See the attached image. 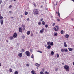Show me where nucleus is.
I'll return each mask as SVG.
<instances>
[{"instance_id": "39448f33", "label": "nucleus", "mask_w": 74, "mask_h": 74, "mask_svg": "<svg viewBox=\"0 0 74 74\" xmlns=\"http://www.w3.org/2000/svg\"><path fill=\"white\" fill-rule=\"evenodd\" d=\"M17 36H18V34H17V33L15 32L14 33L13 36V37H14V38H16V37H17Z\"/></svg>"}, {"instance_id": "ddd939ff", "label": "nucleus", "mask_w": 74, "mask_h": 74, "mask_svg": "<svg viewBox=\"0 0 74 74\" xmlns=\"http://www.w3.org/2000/svg\"><path fill=\"white\" fill-rule=\"evenodd\" d=\"M35 66H37L38 67L40 66V64L38 63H36V64H35Z\"/></svg>"}, {"instance_id": "f3484780", "label": "nucleus", "mask_w": 74, "mask_h": 74, "mask_svg": "<svg viewBox=\"0 0 74 74\" xmlns=\"http://www.w3.org/2000/svg\"><path fill=\"white\" fill-rule=\"evenodd\" d=\"M51 55H54V54L55 53H54V52L52 51L51 52V53H50Z\"/></svg>"}, {"instance_id": "a878e982", "label": "nucleus", "mask_w": 74, "mask_h": 74, "mask_svg": "<svg viewBox=\"0 0 74 74\" xmlns=\"http://www.w3.org/2000/svg\"><path fill=\"white\" fill-rule=\"evenodd\" d=\"M25 15H27V14H28V12H25Z\"/></svg>"}, {"instance_id": "1a4fd4ad", "label": "nucleus", "mask_w": 74, "mask_h": 74, "mask_svg": "<svg viewBox=\"0 0 74 74\" xmlns=\"http://www.w3.org/2000/svg\"><path fill=\"white\" fill-rule=\"evenodd\" d=\"M64 45L65 47H67V45L66 42H64Z\"/></svg>"}, {"instance_id": "37998d69", "label": "nucleus", "mask_w": 74, "mask_h": 74, "mask_svg": "<svg viewBox=\"0 0 74 74\" xmlns=\"http://www.w3.org/2000/svg\"><path fill=\"white\" fill-rule=\"evenodd\" d=\"M39 25H41V22H39L38 23Z\"/></svg>"}, {"instance_id": "6e6552de", "label": "nucleus", "mask_w": 74, "mask_h": 74, "mask_svg": "<svg viewBox=\"0 0 74 74\" xmlns=\"http://www.w3.org/2000/svg\"><path fill=\"white\" fill-rule=\"evenodd\" d=\"M19 32L20 33H22V29H21V28H19Z\"/></svg>"}, {"instance_id": "4c0bfd02", "label": "nucleus", "mask_w": 74, "mask_h": 74, "mask_svg": "<svg viewBox=\"0 0 74 74\" xmlns=\"http://www.w3.org/2000/svg\"><path fill=\"white\" fill-rule=\"evenodd\" d=\"M33 36V33H31V37H32V36Z\"/></svg>"}, {"instance_id": "13d9d810", "label": "nucleus", "mask_w": 74, "mask_h": 74, "mask_svg": "<svg viewBox=\"0 0 74 74\" xmlns=\"http://www.w3.org/2000/svg\"><path fill=\"white\" fill-rule=\"evenodd\" d=\"M22 16H23L22 15H21V18L22 17Z\"/></svg>"}, {"instance_id": "7ed1b4c3", "label": "nucleus", "mask_w": 74, "mask_h": 74, "mask_svg": "<svg viewBox=\"0 0 74 74\" xmlns=\"http://www.w3.org/2000/svg\"><path fill=\"white\" fill-rule=\"evenodd\" d=\"M35 11L34 12V14L36 15H38L39 14V11L37 9H35Z\"/></svg>"}, {"instance_id": "09e8293b", "label": "nucleus", "mask_w": 74, "mask_h": 74, "mask_svg": "<svg viewBox=\"0 0 74 74\" xmlns=\"http://www.w3.org/2000/svg\"><path fill=\"white\" fill-rule=\"evenodd\" d=\"M9 12L10 14H11L12 12H11V11H9Z\"/></svg>"}, {"instance_id": "423d86ee", "label": "nucleus", "mask_w": 74, "mask_h": 74, "mask_svg": "<svg viewBox=\"0 0 74 74\" xmlns=\"http://www.w3.org/2000/svg\"><path fill=\"white\" fill-rule=\"evenodd\" d=\"M0 23L1 25H3V23H4V20L2 19L1 20H0Z\"/></svg>"}, {"instance_id": "9b49d317", "label": "nucleus", "mask_w": 74, "mask_h": 74, "mask_svg": "<svg viewBox=\"0 0 74 74\" xmlns=\"http://www.w3.org/2000/svg\"><path fill=\"white\" fill-rule=\"evenodd\" d=\"M18 56H19V57H22V53H20L18 54Z\"/></svg>"}, {"instance_id": "473e14b6", "label": "nucleus", "mask_w": 74, "mask_h": 74, "mask_svg": "<svg viewBox=\"0 0 74 74\" xmlns=\"http://www.w3.org/2000/svg\"><path fill=\"white\" fill-rule=\"evenodd\" d=\"M58 15L59 17V18H60V13H59V11L58 12Z\"/></svg>"}, {"instance_id": "cd10ccee", "label": "nucleus", "mask_w": 74, "mask_h": 74, "mask_svg": "<svg viewBox=\"0 0 74 74\" xmlns=\"http://www.w3.org/2000/svg\"><path fill=\"white\" fill-rule=\"evenodd\" d=\"M61 34H63L64 33V31L63 30H61Z\"/></svg>"}, {"instance_id": "6e6d98bb", "label": "nucleus", "mask_w": 74, "mask_h": 74, "mask_svg": "<svg viewBox=\"0 0 74 74\" xmlns=\"http://www.w3.org/2000/svg\"><path fill=\"white\" fill-rule=\"evenodd\" d=\"M73 66H74V62H73Z\"/></svg>"}, {"instance_id": "5fc2aeb1", "label": "nucleus", "mask_w": 74, "mask_h": 74, "mask_svg": "<svg viewBox=\"0 0 74 74\" xmlns=\"http://www.w3.org/2000/svg\"><path fill=\"white\" fill-rule=\"evenodd\" d=\"M56 13L57 14H58V11L56 12Z\"/></svg>"}, {"instance_id": "393cba45", "label": "nucleus", "mask_w": 74, "mask_h": 74, "mask_svg": "<svg viewBox=\"0 0 74 74\" xmlns=\"http://www.w3.org/2000/svg\"><path fill=\"white\" fill-rule=\"evenodd\" d=\"M58 35L57 33H55L54 34V36H56Z\"/></svg>"}, {"instance_id": "b1692460", "label": "nucleus", "mask_w": 74, "mask_h": 74, "mask_svg": "<svg viewBox=\"0 0 74 74\" xmlns=\"http://www.w3.org/2000/svg\"><path fill=\"white\" fill-rule=\"evenodd\" d=\"M47 45H50V44H51V42H50V41L48 42L47 43Z\"/></svg>"}, {"instance_id": "3c124183", "label": "nucleus", "mask_w": 74, "mask_h": 74, "mask_svg": "<svg viewBox=\"0 0 74 74\" xmlns=\"http://www.w3.org/2000/svg\"><path fill=\"white\" fill-rule=\"evenodd\" d=\"M29 20H30V19L29 18L27 19V21H29Z\"/></svg>"}, {"instance_id": "ea45409f", "label": "nucleus", "mask_w": 74, "mask_h": 74, "mask_svg": "<svg viewBox=\"0 0 74 74\" xmlns=\"http://www.w3.org/2000/svg\"><path fill=\"white\" fill-rule=\"evenodd\" d=\"M11 7H12V5H10L9 7V8H11Z\"/></svg>"}, {"instance_id": "7c9ffc66", "label": "nucleus", "mask_w": 74, "mask_h": 74, "mask_svg": "<svg viewBox=\"0 0 74 74\" xmlns=\"http://www.w3.org/2000/svg\"><path fill=\"white\" fill-rule=\"evenodd\" d=\"M45 27H46V28H48V25L47 24L46 25H45Z\"/></svg>"}, {"instance_id": "f257e3e1", "label": "nucleus", "mask_w": 74, "mask_h": 74, "mask_svg": "<svg viewBox=\"0 0 74 74\" xmlns=\"http://www.w3.org/2000/svg\"><path fill=\"white\" fill-rule=\"evenodd\" d=\"M64 69L67 71H69V70H70V69H69V66L67 65L64 66Z\"/></svg>"}, {"instance_id": "72a5a7b5", "label": "nucleus", "mask_w": 74, "mask_h": 74, "mask_svg": "<svg viewBox=\"0 0 74 74\" xmlns=\"http://www.w3.org/2000/svg\"><path fill=\"white\" fill-rule=\"evenodd\" d=\"M33 49H31L30 50V52H33Z\"/></svg>"}, {"instance_id": "680f3d73", "label": "nucleus", "mask_w": 74, "mask_h": 74, "mask_svg": "<svg viewBox=\"0 0 74 74\" xmlns=\"http://www.w3.org/2000/svg\"><path fill=\"white\" fill-rule=\"evenodd\" d=\"M1 66V63H0V67Z\"/></svg>"}, {"instance_id": "6ab92c4d", "label": "nucleus", "mask_w": 74, "mask_h": 74, "mask_svg": "<svg viewBox=\"0 0 74 74\" xmlns=\"http://www.w3.org/2000/svg\"><path fill=\"white\" fill-rule=\"evenodd\" d=\"M50 45H51V46H53V42H51L50 43Z\"/></svg>"}, {"instance_id": "774afa93", "label": "nucleus", "mask_w": 74, "mask_h": 74, "mask_svg": "<svg viewBox=\"0 0 74 74\" xmlns=\"http://www.w3.org/2000/svg\"><path fill=\"white\" fill-rule=\"evenodd\" d=\"M43 71H44V69H43Z\"/></svg>"}, {"instance_id": "79ce46f5", "label": "nucleus", "mask_w": 74, "mask_h": 74, "mask_svg": "<svg viewBox=\"0 0 74 74\" xmlns=\"http://www.w3.org/2000/svg\"><path fill=\"white\" fill-rule=\"evenodd\" d=\"M40 73V74H44V73H43V72L42 71Z\"/></svg>"}, {"instance_id": "338daca9", "label": "nucleus", "mask_w": 74, "mask_h": 74, "mask_svg": "<svg viewBox=\"0 0 74 74\" xmlns=\"http://www.w3.org/2000/svg\"><path fill=\"white\" fill-rule=\"evenodd\" d=\"M14 1H16V0H14Z\"/></svg>"}, {"instance_id": "052dcab7", "label": "nucleus", "mask_w": 74, "mask_h": 74, "mask_svg": "<svg viewBox=\"0 0 74 74\" xmlns=\"http://www.w3.org/2000/svg\"><path fill=\"white\" fill-rule=\"evenodd\" d=\"M11 18H12V19H13V17H12Z\"/></svg>"}, {"instance_id": "c85d7f7f", "label": "nucleus", "mask_w": 74, "mask_h": 74, "mask_svg": "<svg viewBox=\"0 0 74 74\" xmlns=\"http://www.w3.org/2000/svg\"><path fill=\"white\" fill-rule=\"evenodd\" d=\"M14 74H18V72L17 71H16L14 72Z\"/></svg>"}, {"instance_id": "bb28decb", "label": "nucleus", "mask_w": 74, "mask_h": 74, "mask_svg": "<svg viewBox=\"0 0 74 74\" xmlns=\"http://www.w3.org/2000/svg\"><path fill=\"white\" fill-rule=\"evenodd\" d=\"M42 25H45V22L44 21H42Z\"/></svg>"}, {"instance_id": "dca6fc26", "label": "nucleus", "mask_w": 74, "mask_h": 74, "mask_svg": "<svg viewBox=\"0 0 74 74\" xmlns=\"http://www.w3.org/2000/svg\"><path fill=\"white\" fill-rule=\"evenodd\" d=\"M51 46L50 45H49L47 46V49H50V48H51Z\"/></svg>"}, {"instance_id": "864d4df0", "label": "nucleus", "mask_w": 74, "mask_h": 74, "mask_svg": "<svg viewBox=\"0 0 74 74\" xmlns=\"http://www.w3.org/2000/svg\"><path fill=\"white\" fill-rule=\"evenodd\" d=\"M6 41L7 42H8V40H6Z\"/></svg>"}, {"instance_id": "a18cd8bd", "label": "nucleus", "mask_w": 74, "mask_h": 74, "mask_svg": "<svg viewBox=\"0 0 74 74\" xmlns=\"http://www.w3.org/2000/svg\"><path fill=\"white\" fill-rule=\"evenodd\" d=\"M2 3V1L1 0H0V4H1Z\"/></svg>"}, {"instance_id": "aec40b11", "label": "nucleus", "mask_w": 74, "mask_h": 74, "mask_svg": "<svg viewBox=\"0 0 74 74\" xmlns=\"http://www.w3.org/2000/svg\"><path fill=\"white\" fill-rule=\"evenodd\" d=\"M64 51H65V52H67L68 51V50H67V49H64Z\"/></svg>"}, {"instance_id": "a211bd4d", "label": "nucleus", "mask_w": 74, "mask_h": 74, "mask_svg": "<svg viewBox=\"0 0 74 74\" xmlns=\"http://www.w3.org/2000/svg\"><path fill=\"white\" fill-rule=\"evenodd\" d=\"M3 19V17L1 15V14L0 13V19Z\"/></svg>"}, {"instance_id": "8fccbe9b", "label": "nucleus", "mask_w": 74, "mask_h": 74, "mask_svg": "<svg viewBox=\"0 0 74 74\" xmlns=\"http://www.w3.org/2000/svg\"><path fill=\"white\" fill-rule=\"evenodd\" d=\"M23 29L24 30H25V27L23 28Z\"/></svg>"}, {"instance_id": "2eb2a0df", "label": "nucleus", "mask_w": 74, "mask_h": 74, "mask_svg": "<svg viewBox=\"0 0 74 74\" xmlns=\"http://www.w3.org/2000/svg\"><path fill=\"white\" fill-rule=\"evenodd\" d=\"M14 37H13V36H10L9 37V39H10V40H12L13 39H14Z\"/></svg>"}, {"instance_id": "f8f14e48", "label": "nucleus", "mask_w": 74, "mask_h": 74, "mask_svg": "<svg viewBox=\"0 0 74 74\" xmlns=\"http://www.w3.org/2000/svg\"><path fill=\"white\" fill-rule=\"evenodd\" d=\"M68 49L69 50V51H72L73 50V49H73V48H68Z\"/></svg>"}, {"instance_id": "bf43d9fd", "label": "nucleus", "mask_w": 74, "mask_h": 74, "mask_svg": "<svg viewBox=\"0 0 74 74\" xmlns=\"http://www.w3.org/2000/svg\"><path fill=\"white\" fill-rule=\"evenodd\" d=\"M47 46V45H45V47H46Z\"/></svg>"}, {"instance_id": "5701e85b", "label": "nucleus", "mask_w": 74, "mask_h": 74, "mask_svg": "<svg viewBox=\"0 0 74 74\" xmlns=\"http://www.w3.org/2000/svg\"><path fill=\"white\" fill-rule=\"evenodd\" d=\"M31 73H32V74H34V73H35V71H34L33 70H32L31 71Z\"/></svg>"}, {"instance_id": "c756f323", "label": "nucleus", "mask_w": 74, "mask_h": 74, "mask_svg": "<svg viewBox=\"0 0 74 74\" xmlns=\"http://www.w3.org/2000/svg\"><path fill=\"white\" fill-rule=\"evenodd\" d=\"M45 74H49V72H47V71H45Z\"/></svg>"}, {"instance_id": "a19ab883", "label": "nucleus", "mask_w": 74, "mask_h": 74, "mask_svg": "<svg viewBox=\"0 0 74 74\" xmlns=\"http://www.w3.org/2000/svg\"><path fill=\"white\" fill-rule=\"evenodd\" d=\"M57 58H58V57H59V54H57Z\"/></svg>"}, {"instance_id": "4be33fe9", "label": "nucleus", "mask_w": 74, "mask_h": 74, "mask_svg": "<svg viewBox=\"0 0 74 74\" xmlns=\"http://www.w3.org/2000/svg\"><path fill=\"white\" fill-rule=\"evenodd\" d=\"M9 71L11 72H12V69H11V68L10 69Z\"/></svg>"}, {"instance_id": "f03ea898", "label": "nucleus", "mask_w": 74, "mask_h": 74, "mask_svg": "<svg viewBox=\"0 0 74 74\" xmlns=\"http://www.w3.org/2000/svg\"><path fill=\"white\" fill-rule=\"evenodd\" d=\"M53 29L55 31H58L59 30V27L58 26H55L54 27Z\"/></svg>"}, {"instance_id": "c9c22d12", "label": "nucleus", "mask_w": 74, "mask_h": 74, "mask_svg": "<svg viewBox=\"0 0 74 74\" xmlns=\"http://www.w3.org/2000/svg\"><path fill=\"white\" fill-rule=\"evenodd\" d=\"M33 56H34L33 54H32V55L31 56V58H33Z\"/></svg>"}, {"instance_id": "de8ad7c7", "label": "nucleus", "mask_w": 74, "mask_h": 74, "mask_svg": "<svg viewBox=\"0 0 74 74\" xmlns=\"http://www.w3.org/2000/svg\"><path fill=\"white\" fill-rule=\"evenodd\" d=\"M42 21H43V18H42L41 20H40V21L41 22H42Z\"/></svg>"}, {"instance_id": "603ef678", "label": "nucleus", "mask_w": 74, "mask_h": 74, "mask_svg": "<svg viewBox=\"0 0 74 74\" xmlns=\"http://www.w3.org/2000/svg\"><path fill=\"white\" fill-rule=\"evenodd\" d=\"M34 6H35V7H36V4L35 3H34Z\"/></svg>"}, {"instance_id": "20e7f679", "label": "nucleus", "mask_w": 74, "mask_h": 74, "mask_svg": "<svg viewBox=\"0 0 74 74\" xmlns=\"http://www.w3.org/2000/svg\"><path fill=\"white\" fill-rule=\"evenodd\" d=\"M25 54L27 56L29 57L30 56V53L29 51H26L25 52Z\"/></svg>"}, {"instance_id": "0eeeda50", "label": "nucleus", "mask_w": 74, "mask_h": 74, "mask_svg": "<svg viewBox=\"0 0 74 74\" xmlns=\"http://www.w3.org/2000/svg\"><path fill=\"white\" fill-rule=\"evenodd\" d=\"M45 30L44 28L43 29H41L40 31V33L42 34L43 33V32H44V31Z\"/></svg>"}, {"instance_id": "e2e57ef3", "label": "nucleus", "mask_w": 74, "mask_h": 74, "mask_svg": "<svg viewBox=\"0 0 74 74\" xmlns=\"http://www.w3.org/2000/svg\"><path fill=\"white\" fill-rule=\"evenodd\" d=\"M25 38V37H23V38L24 39Z\"/></svg>"}, {"instance_id": "4d7b16f0", "label": "nucleus", "mask_w": 74, "mask_h": 74, "mask_svg": "<svg viewBox=\"0 0 74 74\" xmlns=\"http://www.w3.org/2000/svg\"><path fill=\"white\" fill-rule=\"evenodd\" d=\"M62 64H64V63H62Z\"/></svg>"}, {"instance_id": "c03bdc74", "label": "nucleus", "mask_w": 74, "mask_h": 74, "mask_svg": "<svg viewBox=\"0 0 74 74\" xmlns=\"http://www.w3.org/2000/svg\"><path fill=\"white\" fill-rule=\"evenodd\" d=\"M26 65V66H27V67H29V64H27Z\"/></svg>"}, {"instance_id": "412c9836", "label": "nucleus", "mask_w": 74, "mask_h": 74, "mask_svg": "<svg viewBox=\"0 0 74 74\" xmlns=\"http://www.w3.org/2000/svg\"><path fill=\"white\" fill-rule=\"evenodd\" d=\"M61 51L62 52H64V49H61Z\"/></svg>"}, {"instance_id": "4468645a", "label": "nucleus", "mask_w": 74, "mask_h": 74, "mask_svg": "<svg viewBox=\"0 0 74 74\" xmlns=\"http://www.w3.org/2000/svg\"><path fill=\"white\" fill-rule=\"evenodd\" d=\"M30 31H27V35H29V34H30Z\"/></svg>"}, {"instance_id": "0e129e2a", "label": "nucleus", "mask_w": 74, "mask_h": 74, "mask_svg": "<svg viewBox=\"0 0 74 74\" xmlns=\"http://www.w3.org/2000/svg\"><path fill=\"white\" fill-rule=\"evenodd\" d=\"M72 0V1H74V0Z\"/></svg>"}, {"instance_id": "49530a36", "label": "nucleus", "mask_w": 74, "mask_h": 74, "mask_svg": "<svg viewBox=\"0 0 74 74\" xmlns=\"http://www.w3.org/2000/svg\"><path fill=\"white\" fill-rule=\"evenodd\" d=\"M22 27H23V28L25 27V25H22Z\"/></svg>"}, {"instance_id": "69168bd1", "label": "nucleus", "mask_w": 74, "mask_h": 74, "mask_svg": "<svg viewBox=\"0 0 74 74\" xmlns=\"http://www.w3.org/2000/svg\"><path fill=\"white\" fill-rule=\"evenodd\" d=\"M36 74V73H34V74Z\"/></svg>"}, {"instance_id": "58836bf2", "label": "nucleus", "mask_w": 74, "mask_h": 74, "mask_svg": "<svg viewBox=\"0 0 74 74\" xmlns=\"http://www.w3.org/2000/svg\"><path fill=\"white\" fill-rule=\"evenodd\" d=\"M57 21H58V22H60V20L59 19H58L57 20Z\"/></svg>"}, {"instance_id": "9d476101", "label": "nucleus", "mask_w": 74, "mask_h": 74, "mask_svg": "<svg viewBox=\"0 0 74 74\" xmlns=\"http://www.w3.org/2000/svg\"><path fill=\"white\" fill-rule=\"evenodd\" d=\"M65 37L66 38H69V36L68 34H66L65 35Z\"/></svg>"}, {"instance_id": "f704fd0d", "label": "nucleus", "mask_w": 74, "mask_h": 74, "mask_svg": "<svg viewBox=\"0 0 74 74\" xmlns=\"http://www.w3.org/2000/svg\"><path fill=\"white\" fill-rule=\"evenodd\" d=\"M56 25V23H54L52 25L53 26H54V25Z\"/></svg>"}, {"instance_id": "2f4dec72", "label": "nucleus", "mask_w": 74, "mask_h": 74, "mask_svg": "<svg viewBox=\"0 0 74 74\" xmlns=\"http://www.w3.org/2000/svg\"><path fill=\"white\" fill-rule=\"evenodd\" d=\"M38 52H40V53H42V51H40V50H38L37 51Z\"/></svg>"}, {"instance_id": "e433bc0d", "label": "nucleus", "mask_w": 74, "mask_h": 74, "mask_svg": "<svg viewBox=\"0 0 74 74\" xmlns=\"http://www.w3.org/2000/svg\"><path fill=\"white\" fill-rule=\"evenodd\" d=\"M21 51H22V52H23L25 51V50H24V49H22Z\"/></svg>"}]
</instances>
